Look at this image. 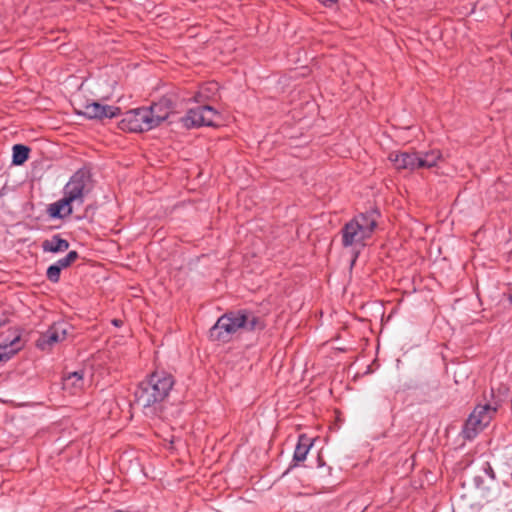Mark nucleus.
I'll return each instance as SVG.
<instances>
[{
  "instance_id": "nucleus-1",
  "label": "nucleus",
  "mask_w": 512,
  "mask_h": 512,
  "mask_svg": "<svg viewBox=\"0 0 512 512\" xmlns=\"http://www.w3.org/2000/svg\"><path fill=\"white\" fill-rule=\"evenodd\" d=\"M174 385L171 374L165 371H155L143 380L135 390V404L145 415H156L161 410L162 403L169 396Z\"/></svg>"
},
{
  "instance_id": "nucleus-2",
  "label": "nucleus",
  "mask_w": 512,
  "mask_h": 512,
  "mask_svg": "<svg viewBox=\"0 0 512 512\" xmlns=\"http://www.w3.org/2000/svg\"><path fill=\"white\" fill-rule=\"evenodd\" d=\"M377 210H369L355 215L341 229L342 245L351 248L354 253L352 264L356 261L360 250L366 246V240L371 238L378 223Z\"/></svg>"
},
{
  "instance_id": "nucleus-3",
  "label": "nucleus",
  "mask_w": 512,
  "mask_h": 512,
  "mask_svg": "<svg viewBox=\"0 0 512 512\" xmlns=\"http://www.w3.org/2000/svg\"><path fill=\"white\" fill-rule=\"evenodd\" d=\"M265 326L263 318L250 310L241 309L222 315L210 329V337L213 340L227 342L239 329L255 331L262 330Z\"/></svg>"
},
{
  "instance_id": "nucleus-4",
  "label": "nucleus",
  "mask_w": 512,
  "mask_h": 512,
  "mask_svg": "<svg viewBox=\"0 0 512 512\" xmlns=\"http://www.w3.org/2000/svg\"><path fill=\"white\" fill-rule=\"evenodd\" d=\"M496 412L497 408L490 404L477 405L463 425V437L467 440L474 439L490 424Z\"/></svg>"
},
{
  "instance_id": "nucleus-5",
  "label": "nucleus",
  "mask_w": 512,
  "mask_h": 512,
  "mask_svg": "<svg viewBox=\"0 0 512 512\" xmlns=\"http://www.w3.org/2000/svg\"><path fill=\"white\" fill-rule=\"evenodd\" d=\"M92 178L87 169L77 170L65 184L63 194L77 205L84 203L86 195L92 190Z\"/></svg>"
},
{
  "instance_id": "nucleus-6",
  "label": "nucleus",
  "mask_w": 512,
  "mask_h": 512,
  "mask_svg": "<svg viewBox=\"0 0 512 512\" xmlns=\"http://www.w3.org/2000/svg\"><path fill=\"white\" fill-rule=\"evenodd\" d=\"M151 112L146 107L131 109L124 113L123 118L119 122V127L123 131L140 133L152 130L155 127Z\"/></svg>"
},
{
  "instance_id": "nucleus-7",
  "label": "nucleus",
  "mask_w": 512,
  "mask_h": 512,
  "mask_svg": "<svg viewBox=\"0 0 512 512\" xmlns=\"http://www.w3.org/2000/svg\"><path fill=\"white\" fill-rule=\"evenodd\" d=\"M220 118L219 112L213 107L201 105L189 109L186 115L181 118V122L185 128L191 129L201 126H215Z\"/></svg>"
},
{
  "instance_id": "nucleus-8",
  "label": "nucleus",
  "mask_w": 512,
  "mask_h": 512,
  "mask_svg": "<svg viewBox=\"0 0 512 512\" xmlns=\"http://www.w3.org/2000/svg\"><path fill=\"white\" fill-rule=\"evenodd\" d=\"M72 331V326L67 322L54 323L49 329L42 334L40 339L37 341V346L41 349H45L46 346L64 341Z\"/></svg>"
},
{
  "instance_id": "nucleus-9",
  "label": "nucleus",
  "mask_w": 512,
  "mask_h": 512,
  "mask_svg": "<svg viewBox=\"0 0 512 512\" xmlns=\"http://www.w3.org/2000/svg\"><path fill=\"white\" fill-rule=\"evenodd\" d=\"M388 159L397 170L415 171L420 169L419 152L414 151H393L389 153Z\"/></svg>"
},
{
  "instance_id": "nucleus-10",
  "label": "nucleus",
  "mask_w": 512,
  "mask_h": 512,
  "mask_svg": "<svg viewBox=\"0 0 512 512\" xmlns=\"http://www.w3.org/2000/svg\"><path fill=\"white\" fill-rule=\"evenodd\" d=\"M150 111L152 120L155 127L159 126L165 121L174 110V101L168 95L163 96L157 102L152 103L149 107H146Z\"/></svg>"
},
{
  "instance_id": "nucleus-11",
  "label": "nucleus",
  "mask_w": 512,
  "mask_h": 512,
  "mask_svg": "<svg viewBox=\"0 0 512 512\" xmlns=\"http://www.w3.org/2000/svg\"><path fill=\"white\" fill-rule=\"evenodd\" d=\"M82 114L90 119L113 118L120 114V108L92 102L84 106Z\"/></svg>"
},
{
  "instance_id": "nucleus-12",
  "label": "nucleus",
  "mask_w": 512,
  "mask_h": 512,
  "mask_svg": "<svg viewBox=\"0 0 512 512\" xmlns=\"http://www.w3.org/2000/svg\"><path fill=\"white\" fill-rule=\"evenodd\" d=\"M23 348L21 335L15 334L12 338H7L0 343V362L10 360L16 353Z\"/></svg>"
},
{
  "instance_id": "nucleus-13",
  "label": "nucleus",
  "mask_w": 512,
  "mask_h": 512,
  "mask_svg": "<svg viewBox=\"0 0 512 512\" xmlns=\"http://www.w3.org/2000/svg\"><path fill=\"white\" fill-rule=\"evenodd\" d=\"M63 389L67 390L70 394H77L85 385L84 371H74L68 373L63 377Z\"/></svg>"
},
{
  "instance_id": "nucleus-14",
  "label": "nucleus",
  "mask_w": 512,
  "mask_h": 512,
  "mask_svg": "<svg viewBox=\"0 0 512 512\" xmlns=\"http://www.w3.org/2000/svg\"><path fill=\"white\" fill-rule=\"evenodd\" d=\"M73 204L64 194L63 198L50 204L48 208L49 215L52 218H64L73 212Z\"/></svg>"
},
{
  "instance_id": "nucleus-15",
  "label": "nucleus",
  "mask_w": 512,
  "mask_h": 512,
  "mask_svg": "<svg viewBox=\"0 0 512 512\" xmlns=\"http://www.w3.org/2000/svg\"><path fill=\"white\" fill-rule=\"evenodd\" d=\"M69 242L62 238L59 234L53 235L50 239H46L42 242L41 248L43 252L59 253L68 250Z\"/></svg>"
},
{
  "instance_id": "nucleus-16",
  "label": "nucleus",
  "mask_w": 512,
  "mask_h": 512,
  "mask_svg": "<svg viewBox=\"0 0 512 512\" xmlns=\"http://www.w3.org/2000/svg\"><path fill=\"white\" fill-rule=\"evenodd\" d=\"M312 445L313 442L308 436L304 434L300 435L294 451L293 460L295 462H303L306 459V456Z\"/></svg>"
},
{
  "instance_id": "nucleus-17",
  "label": "nucleus",
  "mask_w": 512,
  "mask_h": 512,
  "mask_svg": "<svg viewBox=\"0 0 512 512\" xmlns=\"http://www.w3.org/2000/svg\"><path fill=\"white\" fill-rule=\"evenodd\" d=\"M420 168L435 167L438 161L442 158V153L438 149H433L426 152H419Z\"/></svg>"
},
{
  "instance_id": "nucleus-18",
  "label": "nucleus",
  "mask_w": 512,
  "mask_h": 512,
  "mask_svg": "<svg viewBox=\"0 0 512 512\" xmlns=\"http://www.w3.org/2000/svg\"><path fill=\"white\" fill-rule=\"evenodd\" d=\"M29 153V147L22 144L14 145L12 148V163L17 166L24 164L29 158Z\"/></svg>"
},
{
  "instance_id": "nucleus-19",
  "label": "nucleus",
  "mask_w": 512,
  "mask_h": 512,
  "mask_svg": "<svg viewBox=\"0 0 512 512\" xmlns=\"http://www.w3.org/2000/svg\"><path fill=\"white\" fill-rule=\"evenodd\" d=\"M216 91V83H207L199 88L197 94L194 96V101L202 102L208 100L214 95Z\"/></svg>"
},
{
  "instance_id": "nucleus-20",
  "label": "nucleus",
  "mask_w": 512,
  "mask_h": 512,
  "mask_svg": "<svg viewBox=\"0 0 512 512\" xmlns=\"http://www.w3.org/2000/svg\"><path fill=\"white\" fill-rule=\"evenodd\" d=\"M475 487L480 490L483 494H488L493 485L486 479V477L480 472L473 479Z\"/></svg>"
},
{
  "instance_id": "nucleus-21",
  "label": "nucleus",
  "mask_w": 512,
  "mask_h": 512,
  "mask_svg": "<svg viewBox=\"0 0 512 512\" xmlns=\"http://www.w3.org/2000/svg\"><path fill=\"white\" fill-rule=\"evenodd\" d=\"M79 258V254L77 251L72 250L67 253V255L59 260H57L54 264L58 266V268L62 271L63 269L71 266Z\"/></svg>"
},
{
  "instance_id": "nucleus-22",
  "label": "nucleus",
  "mask_w": 512,
  "mask_h": 512,
  "mask_svg": "<svg viewBox=\"0 0 512 512\" xmlns=\"http://www.w3.org/2000/svg\"><path fill=\"white\" fill-rule=\"evenodd\" d=\"M480 472L486 477L487 480L493 485L496 484V475L495 472L489 462H484Z\"/></svg>"
},
{
  "instance_id": "nucleus-23",
  "label": "nucleus",
  "mask_w": 512,
  "mask_h": 512,
  "mask_svg": "<svg viewBox=\"0 0 512 512\" xmlns=\"http://www.w3.org/2000/svg\"><path fill=\"white\" fill-rule=\"evenodd\" d=\"M61 270L55 264L50 265L47 268L46 276L47 279L52 283H57L60 280Z\"/></svg>"
},
{
  "instance_id": "nucleus-24",
  "label": "nucleus",
  "mask_w": 512,
  "mask_h": 512,
  "mask_svg": "<svg viewBox=\"0 0 512 512\" xmlns=\"http://www.w3.org/2000/svg\"><path fill=\"white\" fill-rule=\"evenodd\" d=\"M321 5L325 6V7H332L334 5H336L339 0H317Z\"/></svg>"
},
{
  "instance_id": "nucleus-25",
  "label": "nucleus",
  "mask_w": 512,
  "mask_h": 512,
  "mask_svg": "<svg viewBox=\"0 0 512 512\" xmlns=\"http://www.w3.org/2000/svg\"><path fill=\"white\" fill-rule=\"evenodd\" d=\"M8 322V317L5 316L3 313H2V309L0 308V327L5 325L6 323Z\"/></svg>"
},
{
  "instance_id": "nucleus-26",
  "label": "nucleus",
  "mask_w": 512,
  "mask_h": 512,
  "mask_svg": "<svg viewBox=\"0 0 512 512\" xmlns=\"http://www.w3.org/2000/svg\"><path fill=\"white\" fill-rule=\"evenodd\" d=\"M509 301L512 303V293L509 295Z\"/></svg>"
}]
</instances>
